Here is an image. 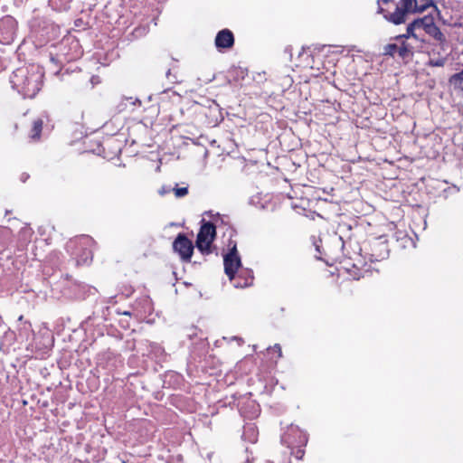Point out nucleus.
I'll return each instance as SVG.
<instances>
[{"mask_svg": "<svg viewBox=\"0 0 463 463\" xmlns=\"http://www.w3.org/2000/svg\"><path fill=\"white\" fill-rule=\"evenodd\" d=\"M232 339H233V340L238 341V343H239V345H241L244 343V341L242 340V338L238 337V336H234V337H232Z\"/></svg>", "mask_w": 463, "mask_h": 463, "instance_id": "nucleus-24", "label": "nucleus"}, {"mask_svg": "<svg viewBox=\"0 0 463 463\" xmlns=\"http://www.w3.org/2000/svg\"><path fill=\"white\" fill-rule=\"evenodd\" d=\"M250 282H249L247 279L243 286H249L251 283L252 278H250Z\"/></svg>", "mask_w": 463, "mask_h": 463, "instance_id": "nucleus-26", "label": "nucleus"}, {"mask_svg": "<svg viewBox=\"0 0 463 463\" xmlns=\"http://www.w3.org/2000/svg\"><path fill=\"white\" fill-rule=\"evenodd\" d=\"M449 83L455 88L463 90V71L452 75Z\"/></svg>", "mask_w": 463, "mask_h": 463, "instance_id": "nucleus-15", "label": "nucleus"}, {"mask_svg": "<svg viewBox=\"0 0 463 463\" xmlns=\"http://www.w3.org/2000/svg\"><path fill=\"white\" fill-rule=\"evenodd\" d=\"M447 61L445 57L432 58L430 57L427 62L428 66L431 67H443Z\"/></svg>", "mask_w": 463, "mask_h": 463, "instance_id": "nucleus-18", "label": "nucleus"}, {"mask_svg": "<svg viewBox=\"0 0 463 463\" xmlns=\"http://www.w3.org/2000/svg\"><path fill=\"white\" fill-rule=\"evenodd\" d=\"M276 351H278L279 353V356L281 357L282 356V352H281V347L279 344H276L273 347Z\"/></svg>", "mask_w": 463, "mask_h": 463, "instance_id": "nucleus-23", "label": "nucleus"}, {"mask_svg": "<svg viewBox=\"0 0 463 463\" xmlns=\"http://www.w3.org/2000/svg\"><path fill=\"white\" fill-rule=\"evenodd\" d=\"M426 33L432 36L434 39L443 42L445 40L444 34L441 33L440 29L435 24L434 20L430 24L428 28H426Z\"/></svg>", "mask_w": 463, "mask_h": 463, "instance_id": "nucleus-11", "label": "nucleus"}, {"mask_svg": "<svg viewBox=\"0 0 463 463\" xmlns=\"http://www.w3.org/2000/svg\"><path fill=\"white\" fill-rule=\"evenodd\" d=\"M254 458L252 456V452L249 451L248 448L244 451V461L245 463H252Z\"/></svg>", "mask_w": 463, "mask_h": 463, "instance_id": "nucleus-21", "label": "nucleus"}, {"mask_svg": "<svg viewBox=\"0 0 463 463\" xmlns=\"http://www.w3.org/2000/svg\"><path fill=\"white\" fill-rule=\"evenodd\" d=\"M194 246L184 233H179L173 242V250L184 262H190Z\"/></svg>", "mask_w": 463, "mask_h": 463, "instance_id": "nucleus-5", "label": "nucleus"}, {"mask_svg": "<svg viewBox=\"0 0 463 463\" xmlns=\"http://www.w3.org/2000/svg\"><path fill=\"white\" fill-rule=\"evenodd\" d=\"M372 253H371V260L372 261H379L386 259L389 256V248L386 241H375L372 244Z\"/></svg>", "mask_w": 463, "mask_h": 463, "instance_id": "nucleus-7", "label": "nucleus"}, {"mask_svg": "<svg viewBox=\"0 0 463 463\" xmlns=\"http://www.w3.org/2000/svg\"><path fill=\"white\" fill-rule=\"evenodd\" d=\"M415 30H417V29L415 28L414 25H412V23H411L407 26L406 33L395 36V40L399 41V40L407 39V38H410V37H413V38L417 39L418 36L414 33Z\"/></svg>", "mask_w": 463, "mask_h": 463, "instance_id": "nucleus-16", "label": "nucleus"}, {"mask_svg": "<svg viewBox=\"0 0 463 463\" xmlns=\"http://www.w3.org/2000/svg\"><path fill=\"white\" fill-rule=\"evenodd\" d=\"M43 71L38 65H29L16 69L10 77L12 88L24 98H33L43 86Z\"/></svg>", "mask_w": 463, "mask_h": 463, "instance_id": "nucleus-1", "label": "nucleus"}, {"mask_svg": "<svg viewBox=\"0 0 463 463\" xmlns=\"http://www.w3.org/2000/svg\"><path fill=\"white\" fill-rule=\"evenodd\" d=\"M28 177V175H25L24 174L22 175V180L24 182L26 180V178Z\"/></svg>", "mask_w": 463, "mask_h": 463, "instance_id": "nucleus-27", "label": "nucleus"}, {"mask_svg": "<svg viewBox=\"0 0 463 463\" xmlns=\"http://www.w3.org/2000/svg\"><path fill=\"white\" fill-rule=\"evenodd\" d=\"M173 191L177 198H181L188 194V187L173 188Z\"/></svg>", "mask_w": 463, "mask_h": 463, "instance_id": "nucleus-19", "label": "nucleus"}, {"mask_svg": "<svg viewBox=\"0 0 463 463\" xmlns=\"http://www.w3.org/2000/svg\"><path fill=\"white\" fill-rule=\"evenodd\" d=\"M122 314L125 315V316H130L131 315V313L129 311H125Z\"/></svg>", "mask_w": 463, "mask_h": 463, "instance_id": "nucleus-28", "label": "nucleus"}, {"mask_svg": "<svg viewBox=\"0 0 463 463\" xmlns=\"http://www.w3.org/2000/svg\"><path fill=\"white\" fill-rule=\"evenodd\" d=\"M170 191H173V189L169 186V187H166V186H163L160 190H159V194L164 195L167 193H169Z\"/></svg>", "mask_w": 463, "mask_h": 463, "instance_id": "nucleus-22", "label": "nucleus"}, {"mask_svg": "<svg viewBox=\"0 0 463 463\" xmlns=\"http://www.w3.org/2000/svg\"><path fill=\"white\" fill-rule=\"evenodd\" d=\"M397 51L398 45L396 43H388L383 47V55L394 57Z\"/></svg>", "mask_w": 463, "mask_h": 463, "instance_id": "nucleus-17", "label": "nucleus"}, {"mask_svg": "<svg viewBox=\"0 0 463 463\" xmlns=\"http://www.w3.org/2000/svg\"><path fill=\"white\" fill-rule=\"evenodd\" d=\"M389 3L393 2L392 0H378V13L382 14L387 21L394 24H401L405 23L407 14L421 13L428 6L433 5L432 0H427L426 4L422 5H418L417 0H400L399 4L395 5V11L393 13L388 14L381 6V4Z\"/></svg>", "mask_w": 463, "mask_h": 463, "instance_id": "nucleus-2", "label": "nucleus"}, {"mask_svg": "<svg viewBox=\"0 0 463 463\" xmlns=\"http://www.w3.org/2000/svg\"><path fill=\"white\" fill-rule=\"evenodd\" d=\"M43 121L41 118H37L33 122V128L31 130V138L33 140H37L41 137L42 129H43Z\"/></svg>", "mask_w": 463, "mask_h": 463, "instance_id": "nucleus-12", "label": "nucleus"}, {"mask_svg": "<svg viewBox=\"0 0 463 463\" xmlns=\"http://www.w3.org/2000/svg\"><path fill=\"white\" fill-rule=\"evenodd\" d=\"M165 75H166V78H167V79L171 80V79H170V77H171V70H170V69H169V70H167V71H166Z\"/></svg>", "mask_w": 463, "mask_h": 463, "instance_id": "nucleus-25", "label": "nucleus"}, {"mask_svg": "<svg viewBox=\"0 0 463 463\" xmlns=\"http://www.w3.org/2000/svg\"><path fill=\"white\" fill-rule=\"evenodd\" d=\"M71 0H50V5L58 11H66L70 8Z\"/></svg>", "mask_w": 463, "mask_h": 463, "instance_id": "nucleus-14", "label": "nucleus"}, {"mask_svg": "<svg viewBox=\"0 0 463 463\" xmlns=\"http://www.w3.org/2000/svg\"><path fill=\"white\" fill-rule=\"evenodd\" d=\"M397 52L399 57L402 59H406L412 55V47L409 43L402 42L401 46H398Z\"/></svg>", "mask_w": 463, "mask_h": 463, "instance_id": "nucleus-13", "label": "nucleus"}, {"mask_svg": "<svg viewBox=\"0 0 463 463\" xmlns=\"http://www.w3.org/2000/svg\"><path fill=\"white\" fill-rule=\"evenodd\" d=\"M216 236V227L211 222H203L197 234L195 246L203 255L211 253V245Z\"/></svg>", "mask_w": 463, "mask_h": 463, "instance_id": "nucleus-3", "label": "nucleus"}, {"mask_svg": "<svg viewBox=\"0 0 463 463\" xmlns=\"http://www.w3.org/2000/svg\"><path fill=\"white\" fill-rule=\"evenodd\" d=\"M247 432H251V439H250V441L251 442H255L257 438H256V434H255V429L253 426H248V427H245L244 429V432H243V436H246Z\"/></svg>", "mask_w": 463, "mask_h": 463, "instance_id": "nucleus-20", "label": "nucleus"}, {"mask_svg": "<svg viewBox=\"0 0 463 463\" xmlns=\"http://www.w3.org/2000/svg\"><path fill=\"white\" fill-rule=\"evenodd\" d=\"M224 272L232 280L238 269L241 265V258L237 251L236 242H233L230 251L223 257Z\"/></svg>", "mask_w": 463, "mask_h": 463, "instance_id": "nucleus-6", "label": "nucleus"}, {"mask_svg": "<svg viewBox=\"0 0 463 463\" xmlns=\"http://www.w3.org/2000/svg\"><path fill=\"white\" fill-rule=\"evenodd\" d=\"M434 20V17L430 14L425 15L421 18H417L412 21V25L415 26L416 29H423L426 32V28L430 26V24Z\"/></svg>", "mask_w": 463, "mask_h": 463, "instance_id": "nucleus-10", "label": "nucleus"}, {"mask_svg": "<svg viewBox=\"0 0 463 463\" xmlns=\"http://www.w3.org/2000/svg\"><path fill=\"white\" fill-rule=\"evenodd\" d=\"M234 44V36L229 29L221 30L215 37V46L217 49H228Z\"/></svg>", "mask_w": 463, "mask_h": 463, "instance_id": "nucleus-8", "label": "nucleus"}, {"mask_svg": "<svg viewBox=\"0 0 463 463\" xmlns=\"http://www.w3.org/2000/svg\"><path fill=\"white\" fill-rule=\"evenodd\" d=\"M304 447H294L289 451H285L279 458L267 460V463H290V455H294L297 459H301L305 454Z\"/></svg>", "mask_w": 463, "mask_h": 463, "instance_id": "nucleus-9", "label": "nucleus"}, {"mask_svg": "<svg viewBox=\"0 0 463 463\" xmlns=\"http://www.w3.org/2000/svg\"><path fill=\"white\" fill-rule=\"evenodd\" d=\"M281 442L288 449H293L294 447H305L307 442V437L298 426L290 425L281 436Z\"/></svg>", "mask_w": 463, "mask_h": 463, "instance_id": "nucleus-4", "label": "nucleus"}]
</instances>
